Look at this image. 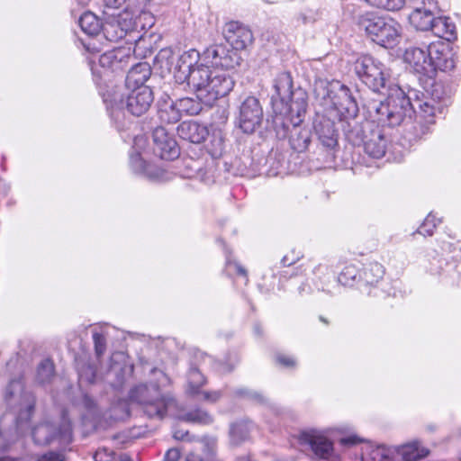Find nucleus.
Here are the masks:
<instances>
[{"label": "nucleus", "instance_id": "20e7f679", "mask_svg": "<svg viewBox=\"0 0 461 461\" xmlns=\"http://www.w3.org/2000/svg\"><path fill=\"white\" fill-rule=\"evenodd\" d=\"M357 24L360 30H364L380 46L393 48L399 42L401 26L393 19L365 14L359 16Z\"/></svg>", "mask_w": 461, "mask_h": 461}, {"label": "nucleus", "instance_id": "13d9d810", "mask_svg": "<svg viewBox=\"0 0 461 461\" xmlns=\"http://www.w3.org/2000/svg\"><path fill=\"white\" fill-rule=\"evenodd\" d=\"M339 442L342 446L349 447V446H354V445H357V444L362 442V439L360 438H358L357 436H348V437L340 438Z\"/></svg>", "mask_w": 461, "mask_h": 461}, {"label": "nucleus", "instance_id": "f3484780", "mask_svg": "<svg viewBox=\"0 0 461 461\" xmlns=\"http://www.w3.org/2000/svg\"><path fill=\"white\" fill-rule=\"evenodd\" d=\"M178 136L194 144L202 143L208 136V128L194 121H185L177 126Z\"/></svg>", "mask_w": 461, "mask_h": 461}, {"label": "nucleus", "instance_id": "c756f323", "mask_svg": "<svg viewBox=\"0 0 461 461\" xmlns=\"http://www.w3.org/2000/svg\"><path fill=\"white\" fill-rule=\"evenodd\" d=\"M203 456L189 455L187 461H208L214 457L217 450V438L214 437L204 436L201 438Z\"/></svg>", "mask_w": 461, "mask_h": 461}, {"label": "nucleus", "instance_id": "2f4dec72", "mask_svg": "<svg viewBox=\"0 0 461 461\" xmlns=\"http://www.w3.org/2000/svg\"><path fill=\"white\" fill-rule=\"evenodd\" d=\"M78 24L82 31L88 35H96L102 30V24L98 18L90 12H86L80 16Z\"/></svg>", "mask_w": 461, "mask_h": 461}, {"label": "nucleus", "instance_id": "c85d7f7f", "mask_svg": "<svg viewBox=\"0 0 461 461\" xmlns=\"http://www.w3.org/2000/svg\"><path fill=\"white\" fill-rule=\"evenodd\" d=\"M431 32L438 38L452 41L456 38V26L447 17H436Z\"/></svg>", "mask_w": 461, "mask_h": 461}, {"label": "nucleus", "instance_id": "ea45409f", "mask_svg": "<svg viewBox=\"0 0 461 461\" xmlns=\"http://www.w3.org/2000/svg\"><path fill=\"white\" fill-rule=\"evenodd\" d=\"M78 377L81 383L92 384L95 380L96 367L89 362H84L78 365Z\"/></svg>", "mask_w": 461, "mask_h": 461}, {"label": "nucleus", "instance_id": "f257e3e1", "mask_svg": "<svg viewBox=\"0 0 461 461\" xmlns=\"http://www.w3.org/2000/svg\"><path fill=\"white\" fill-rule=\"evenodd\" d=\"M354 71L357 77L373 92L380 93L387 89L384 100H369L365 107L369 116L382 125L398 126L411 122L412 115L418 113L420 121L413 125L414 138L420 139L429 131L434 118L442 114L449 104V98L441 84L426 79L429 88L425 89L422 97H417L414 103L398 86H389V69L371 56H361L354 63Z\"/></svg>", "mask_w": 461, "mask_h": 461}, {"label": "nucleus", "instance_id": "4468645a", "mask_svg": "<svg viewBox=\"0 0 461 461\" xmlns=\"http://www.w3.org/2000/svg\"><path fill=\"white\" fill-rule=\"evenodd\" d=\"M223 36L236 52L247 49L253 41L251 31L239 22L227 23L223 28Z\"/></svg>", "mask_w": 461, "mask_h": 461}, {"label": "nucleus", "instance_id": "7c9ffc66", "mask_svg": "<svg viewBox=\"0 0 461 461\" xmlns=\"http://www.w3.org/2000/svg\"><path fill=\"white\" fill-rule=\"evenodd\" d=\"M178 111L182 116H194L199 114L203 110V102L196 97H183L176 100Z\"/></svg>", "mask_w": 461, "mask_h": 461}, {"label": "nucleus", "instance_id": "4be33fe9", "mask_svg": "<svg viewBox=\"0 0 461 461\" xmlns=\"http://www.w3.org/2000/svg\"><path fill=\"white\" fill-rule=\"evenodd\" d=\"M395 451L402 461H418L429 454V450L423 447L419 440L398 446Z\"/></svg>", "mask_w": 461, "mask_h": 461}, {"label": "nucleus", "instance_id": "774afa93", "mask_svg": "<svg viewBox=\"0 0 461 461\" xmlns=\"http://www.w3.org/2000/svg\"><path fill=\"white\" fill-rule=\"evenodd\" d=\"M0 461H20V460L12 458L10 456H2V457H0Z\"/></svg>", "mask_w": 461, "mask_h": 461}, {"label": "nucleus", "instance_id": "39448f33", "mask_svg": "<svg viewBox=\"0 0 461 461\" xmlns=\"http://www.w3.org/2000/svg\"><path fill=\"white\" fill-rule=\"evenodd\" d=\"M307 93L301 87L294 89L286 97L284 105L277 106V115L274 120L276 134L279 138H285L289 131V126L285 122L283 114L287 117L292 125H300L307 109Z\"/></svg>", "mask_w": 461, "mask_h": 461}, {"label": "nucleus", "instance_id": "a19ab883", "mask_svg": "<svg viewBox=\"0 0 461 461\" xmlns=\"http://www.w3.org/2000/svg\"><path fill=\"white\" fill-rule=\"evenodd\" d=\"M136 32L146 31L150 29L155 23V17L147 11L140 12L138 15L133 16Z\"/></svg>", "mask_w": 461, "mask_h": 461}, {"label": "nucleus", "instance_id": "aec40b11", "mask_svg": "<svg viewBox=\"0 0 461 461\" xmlns=\"http://www.w3.org/2000/svg\"><path fill=\"white\" fill-rule=\"evenodd\" d=\"M363 146L365 152L372 158H380L385 154L386 140L377 126H374Z\"/></svg>", "mask_w": 461, "mask_h": 461}, {"label": "nucleus", "instance_id": "a878e982", "mask_svg": "<svg viewBox=\"0 0 461 461\" xmlns=\"http://www.w3.org/2000/svg\"><path fill=\"white\" fill-rule=\"evenodd\" d=\"M289 142L291 148L297 152L305 151L312 141V132L309 128H299V125H293L290 131Z\"/></svg>", "mask_w": 461, "mask_h": 461}, {"label": "nucleus", "instance_id": "9d476101", "mask_svg": "<svg viewBox=\"0 0 461 461\" xmlns=\"http://www.w3.org/2000/svg\"><path fill=\"white\" fill-rule=\"evenodd\" d=\"M202 59L213 68H221L226 71L238 66L240 57L233 49L229 50L224 45L214 44L203 50Z\"/></svg>", "mask_w": 461, "mask_h": 461}, {"label": "nucleus", "instance_id": "de8ad7c7", "mask_svg": "<svg viewBox=\"0 0 461 461\" xmlns=\"http://www.w3.org/2000/svg\"><path fill=\"white\" fill-rule=\"evenodd\" d=\"M439 219H436L435 215L429 213L423 223L420 225V227L418 230V232L420 234H422L424 236H431L433 234V230L436 228V226L440 223Z\"/></svg>", "mask_w": 461, "mask_h": 461}, {"label": "nucleus", "instance_id": "8fccbe9b", "mask_svg": "<svg viewBox=\"0 0 461 461\" xmlns=\"http://www.w3.org/2000/svg\"><path fill=\"white\" fill-rule=\"evenodd\" d=\"M130 164L135 173L141 174L147 170V164L138 152L130 155Z\"/></svg>", "mask_w": 461, "mask_h": 461}, {"label": "nucleus", "instance_id": "6e6552de", "mask_svg": "<svg viewBox=\"0 0 461 461\" xmlns=\"http://www.w3.org/2000/svg\"><path fill=\"white\" fill-rule=\"evenodd\" d=\"M32 438L38 445L58 442L60 446L68 445L73 439L72 426L66 411H62L59 424L44 421L32 429Z\"/></svg>", "mask_w": 461, "mask_h": 461}, {"label": "nucleus", "instance_id": "0e129e2a", "mask_svg": "<svg viewBox=\"0 0 461 461\" xmlns=\"http://www.w3.org/2000/svg\"><path fill=\"white\" fill-rule=\"evenodd\" d=\"M151 373H152V374H154V375H157V374H158V375H159V377H162V378H164V379H165V380H167V381L168 380V378H167V376L166 375V374H164L161 370H158V369H157V368H153V369L151 370Z\"/></svg>", "mask_w": 461, "mask_h": 461}, {"label": "nucleus", "instance_id": "680f3d73", "mask_svg": "<svg viewBox=\"0 0 461 461\" xmlns=\"http://www.w3.org/2000/svg\"><path fill=\"white\" fill-rule=\"evenodd\" d=\"M228 266H229V267H234V269H235V271H236V273H237L238 275H240V276H246V275H247V271H246V269H245L243 267H241L240 264H238V263H236V262H234V263L228 262Z\"/></svg>", "mask_w": 461, "mask_h": 461}, {"label": "nucleus", "instance_id": "473e14b6", "mask_svg": "<svg viewBox=\"0 0 461 461\" xmlns=\"http://www.w3.org/2000/svg\"><path fill=\"white\" fill-rule=\"evenodd\" d=\"M206 380L203 374L198 368L192 366L190 367L187 374V393L190 395H195L200 393L199 389L203 386Z\"/></svg>", "mask_w": 461, "mask_h": 461}, {"label": "nucleus", "instance_id": "1a4fd4ad", "mask_svg": "<svg viewBox=\"0 0 461 461\" xmlns=\"http://www.w3.org/2000/svg\"><path fill=\"white\" fill-rule=\"evenodd\" d=\"M202 58V55H201ZM200 59V53L196 50H189L181 54L174 68V78L176 83H186L189 87L192 86L193 76L196 72H202L207 65H197Z\"/></svg>", "mask_w": 461, "mask_h": 461}, {"label": "nucleus", "instance_id": "a211bd4d", "mask_svg": "<svg viewBox=\"0 0 461 461\" xmlns=\"http://www.w3.org/2000/svg\"><path fill=\"white\" fill-rule=\"evenodd\" d=\"M276 94L272 95L271 101L275 112H277V106L284 105L286 97L290 95L293 89V79L289 72L279 73L274 81Z\"/></svg>", "mask_w": 461, "mask_h": 461}, {"label": "nucleus", "instance_id": "5701e85b", "mask_svg": "<svg viewBox=\"0 0 461 461\" xmlns=\"http://www.w3.org/2000/svg\"><path fill=\"white\" fill-rule=\"evenodd\" d=\"M151 75V68L147 62H141L133 66L127 73L125 84L131 89H134L140 86L149 78Z\"/></svg>", "mask_w": 461, "mask_h": 461}, {"label": "nucleus", "instance_id": "7ed1b4c3", "mask_svg": "<svg viewBox=\"0 0 461 461\" xmlns=\"http://www.w3.org/2000/svg\"><path fill=\"white\" fill-rule=\"evenodd\" d=\"M130 399L141 405L149 418L162 419L169 410L176 408L174 396L170 393L161 394L157 384L135 386L130 392Z\"/></svg>", "mask_w": 461, "mask_h": 461}, {"label": "nucleus", "instance_id": "603ef678", "mask_svg": "<svg viewBox=\"0 0 461 461\" xmlns=\"http://www.w3.org/2000/svg\"><path fill=\"white\" fill-rule=\"evenodd\" d=\"M199 393L203 394L204 401H206L208 402H212V403L216 402L221 397V391H210V392L203 391V392H200Z\"/></svg>", "mask_w": 461, "mask_h": 461}, {"label": "nucleus", "instance_id": "412c9836", "mask_svg": "<svg viewBox=\"0 0 461 461\" xmlns=\"http://www.w3.org/2000/svg\"><path fill=\"white\" fill-rule=\"evenodd\" d=\"M375 124L372 122H363L361 123L354 122H348V128L344 129L347 140L354 146H361L368 138L370 131Z\"/></svg>", "mask_w": 461, "mask_h": 461}, {"label": "nucleus", "instance_id": "6e6d98bb", "mask_svg": "<svg viewBox=\"0 0 461 461\" xmlns=\"http://www.w3.org/2000/svg\"><path fill=\"white\" fill-rule=\"evenodd\" d=\"M276 359L278 364L285 367H293L295 366V360L289 356L277 355Z\"/></svg>", "mask_w": 461, "mask_h": 461}, {"label": "nucleus", "instance_id": "f03ea898", "mask_svg": "<svg viewBox=\"0 0 461 461\" xmlns=\"http://www.w3.org/2000/svg\"><path fill=\"white\" fill-rule=\"evenodd\" d=\"M233 86L234 80L227 71L211 68L207 65L202 72L193 76L190 89L203 104L212 106L216 100L229 95Z\"/></svg>", "mask_w": 461, "mask_h": 461}, {"label": "nucleus", "instance_id": "393cba45", "mask_svg": "<svg viewBox=\"0 0 461 461\" xmlns=\"http://www.w3.org/2000/svg\"><path fill=\"white\" fill-rule=\"evenodd\" d=\"M435 19L434 14L425 7H416L409 15L411 24L420 31H431Z\"/></svg>", "mask_w": 461, "mask_h": 461}, {"label": "nucleus", "instance_id": "69168bd1", "mask_svg": "<svg viewBox=\"0 0 461 461\" xmlns=\"http://www.w3.org/2000/svg\"><path fill=\"white\" fill-rule=\"evenodd\" d=\"M254 332L257 336H260L262 334L261 327L259 324L254 325Z\"/></svg>", "mask_w": 461, "mask_h": 461}, {"label": "nucleus", "instance_id": "c9c22d12", "mask_svg": "<svg viewBox=\"0 0 461 461\" xmlns=\"http://www.w3.org/2000/svg\"><path fill=\"white\" fill-rule=\"evenodd\" d=\"M249 424L240 422L235 423L230 427V440L233 446H238L249 438Z\"/></svg>", "mask_w": 461, "mask_h": 461}, {"label": "nucleus", "instance_id": "bb28decb", "mask_svg": "<svg viewBox=\"0 0 461 461\" xmlns=\"http://www.w3.org/2000/svg\"><path fill=\"white\" fill-rule=\"evenodd\" d=\"M115 11L113 10L111 14L104 12L105 19L104 23H102L103 33L110 41H118L126 36L123 29L116 23Z\"/></svg>", "mask_w": 461, "mask_h": 461}, {"label": "nucleus", "instance_id": "052dcab7", "mask_svg": "<svg viewBox=\"0 0 461 461\" xmlns=\"http://www.w3.org/2000/svg\"><path fill=\"white\" fill-rule=\"evenodd\" d=\"M299 259V254L293 255L290 257L289 255H285L283 257L281 263L284 267L291 266L294 264Z\"/></svg>", "mask_w": 461, "mask_h": 461}, {"label": "nucleus", "instance_id": "cd10ccee", "mask_svg": "<svg viewBox=\"0 0 461 461\" xmlns=\"http://www.w3.org/2000/svg\"><path fill=\"white\" fill-rule=\"evenodd\" d=\"M158 114L160 121L167 123H176L182 118L176 100L173 101L169 97L159 101Z\"/></svg>", "mask_w": 461, "mask_h": 461}, {"label": "nucleus", "instance_id": "e433bc0d", "mask_svg": "<svg viewBox=\"0 0 461 461\" xmlns=\"http://www.w3.org/2000/svg\"><path fill=\"white\" fill-rule=\"evenodd\" d=\"M206 149L212 158L221 156L224 150V138L221 131H216L212 133Z\"/></svg>", "mask_w": 461, "mask_h": 461}, {"label": "nucleus", "instance_id": "5fc2aeb1", "mask_svg": "<svg viewBox=\"0 0 461 461\" xmlns=\"http://www.w3.org/2000/svg\"><path fill=\"white\" fill-rule=\"evenodd\" d=\"M95 461H113V456L112 452H107L106 449L97 450L94 456Z\"/></svg>", "mask_w": 461, "mask_h": 461}, {"label": "nucleus", "instance_id": "f704fd0d", "mask_svg": "<svg viewBox=\"0 0 461 461\" xmlns=\"http://www.w3.org/2000/svg\"><path fill=\"white\" fill-rule=\"evenodd\" d=\"M341 101L339 102V109L346 113L348 117H355L358 113V107L356 100L352 97L349 93V89L342 86H341Z\"/></svg>", "mask_w": 461, "mask_h": 461}, {"label": "nucleus", "instance_id": "72a5a7b5", "mask_svg": "<svg viewBox=\"0 0 461 461\" xmlns=\"http://www.w3.org/2000/svg\"><path fill=\"white\" fill-rule=\"evenodd\" d=\"M180 419L186 422L209 425L213 421L212 416L203 409H195L184 413Z\"/></svg>", "mask_w": 461, "mask_h": 461}, {"label": "nucleus", "instance_id": "a18cd8bd", "mask_svg": "<svg viewBox=\"0 0 461 461\" xmlns=\"http://www.w3.org/2000/svg\"><path fill=\"white\" fill-rule=\"evenodd\" d=\"M115 19L118 25L123 29L125 34L135 32V23L133 21V15L129 12L115 13Z\"/></svg>", "mask_w": 461, "mask_h": 461}, {"label": "nucleus", "instance_id": "3c124183", "mask_svg": "<svg viewBox=\"0 0 461 461\" xmlns=\"http://www.w3.org/2000/svg\"><path fill=\"white\" fill-rule=\"evenodd\" d=\"M38 461H66L62 453L50 451L38 457Z\"/></svg>", "mask_w": 461, "mask_h": 461}, {"label": "nucleus", "instance_id": "bf43d9fd", "mask_svg": "<svg viewBox=\"0 0 461 461\" xmlns=\"http://www.w3.org/2000/svg\"><path fill=\"white\" fill-rule=\"evenodd\" d=\"M173 437H174V438H176L177 440H187V441L193 440V438L190 437L189 432L187 430L184 431L182 429H176L174 432Z\"/></svg>", "mask_w": 461, "mask_h": 461}, {"label": "nucleus", "instance_id": "338daca9", "mask_svg": "<svg viewBox=\"0 0 461 461\" xmlns=\"http://www.w3.org/2000/svg\"><path fill=\"white\" fill-rule=\"evenodd\" d=\"M235 461H252L250 459L249 456H239L235 459Z\"/></svg>", "mask_w": 461, "mask_h": 461}, {"label": "nucleus", "instance_id": "4c0bfd02", "mask_svg": "<svg viewBox=\"0 0 461 461\" xmlns=\"http://www.w3.org/2000/svg\"><path fill=\"white\" fill-rule=\"evenodd\" d=\"M54 376V365L50 359L42 360L38 368L36 379L40 384H46L50 382Z\"/></svg>", "mask_w": 461, "mask_h": 461}, {"label": "nucleus", "instance_id": "e2e57ef3", "mask_svg": "<svg viewBox=\"0 0 461 461\" xmlns=\"http://www.w3.org/2000/svg\"><path fill=\"white\" fill-rule=\"evenodd\" d=\"M233 369V366L229 364H221L219 367V371L222 374L230 373Z\"/></svg>", "mask_w": 461, "mask_h": 461}, {"label": "nucleus", "instance_id": "79ce46f5", "mask_svg": "<svg viewBox=\"0 0 461 461\" xmlns=\"http://www.w3.org/2000/svg\"><path fill=\"white\" fill-rule=\"evenodd\" d=\"M362 461H390L388 451L384 447L368 449L362 455Z\"/></svg>", "mask_w": 461, "mask_h": 461}, {"label": "nucleus", "instance_id": "c03bdc74", "mask_svg": "<svg viewBox=\"0 0 461 461\" xmlns=\"http://www.w3.org/2000/svg\"><path fill=\"white\" fill-rule=\"evenodd\" d=\"M357 268L353 266H347L344 269L339 273L338 276V282L342 285H353L356 278L359 276Z\"/></svg>", "mask_w": 461, "mask_h": 461}, {"label": "nucleus", "instance_id": "37998d69", "mask_svg": "<svg viewBox=\"0 0 461 461\" xmlns=\"http://www.w3.org/2000/svg\"><path fill=\"white\" fill-rule=\"evenodd\" d=\"M366 2L377 8H383L388 11H397L406 5L407 0H366Z\"/></svg>", "mask_w": 461, "mask_h": 461}, {"label": "nucleus", "instance_id": "b1692460", "mask_svg": "<svg viewBox=\"0 0 461 461\" xmlns=\"http://www.w3.org/2000/svg\"><path fill=\"white\" fill-rule=\"evenodd\" d=\"M384 272L385 269L382 264L376 261L369 262L362 268L359 281L366 286H375L383 279Z\"/></svg>", "mask_w": 461, "mask_h": 461}, {"label": "nucleus", "instance_id": "0eeeda50", "mask_svg": "<svg viewBox=\"0 0 461 461\" xmlns=\"http://www.w3.org/2000/svg\"><path fill=\"white\" fill-rule=\"evenodd\" d=\"M296 441L300 451L312 458L327 461H336L338 458L332 441L317 429L302 430L296 436Z\"/></svg>", "mask_w": 461, "mask_h": 461}, {"label": "nucleus", "instance_id": "ddd939ff", "mask_svg": "<svg viewBox=\"0 0 461 461\" xmlns=\"http://www.w3.org/2000/svg\"><path fill=\"white\" fill-rule=\"evenodd\" d=\"M404 60L416 73L426 77L428 79L434 77V67L431 65L429 45L425 48H408L404 53Z\"/></svg>", "mask_w": 461, "mask_h": 461}, {"label": "nucleus", "instance_id": "9b49d317", "mask_svg": "<svg viewBox=\"0 0 461 461\" xmlns=\"http://www.w3.org/2000/svg\"><path fill=\"white\" fill-rule=\"evenodd\" d=\"M263 109L254 96L247 97L240 107L239 126L244 133H253L261 125Z\"/></svg>", "mask_w": 461, "mask_h": 461}, {"label": "nucleus", "instance_id": "09e8293b", "mask_svg": "<svg viewBox=\"0 0 461 461\" xmlns=\"http://www.w3.org/2000/svg\"><path fill=\"white\" fill-rule=\"evenodd\" d=\"M101 67L113 69L120 63L115 50L107 51L100 56Z\"/></svg>", "mask_w": 461, "mask_h": 461}, {"label": "nucleus", "instance_id": "864d4df0", "mask_svg": "<svg viewBox=\"0 0 461 461\" xmlns=\"http://www.w3.org/2000/svg\"><path fill=\"white\" fill-rule=\"evenodd\" d=\"M173 51L171 49H163L157 55V59L159 61L165 60L167 65L172 63L171 59H173Z\"/></svg>", "mask_w": 461, "mask_h": 461}, {"label": "nucleus", "instance_id": "f8f14e48", "mask_svg": "<svg viewBox=\"0 0 461 461\" xmlns=\"http://www.w3.org/2000/svg\"><path fill=\"white\" fill-rule=\"evenodd\" d=\"M154 95L149 86H140L131 90L126 99L121 100L120 108H126L134 116L144 114L150 107Z\"/></svg>", "mask_w": 461, "mask_h": 461}, {"label": "nucleus", "instance_id": "49530a36", "mask_svg": "<svg viewBox=\"0 0 461 461\" xmlns=\"http://www.w3.org/2000/svg\"><path fill=\"white\" fill-rule=\"evenodd\" d=\"M93 341L95 353L98 359H100L106 351L107 342L106 336L104 332L94 330L93 331Z\"/></svg>", "mask_w": 461, "mask_h": 461}, {"label": "nucleus", "instance_id": "dca6fc26", "mask_svg": "<svg viewBox=\"0 0 461 461\" xmlns=\"http://www.w3.org/2000/svg\"><path fill=\"white\" fill-rule=\"evenodd\" d=\"M431 65L434 67V77L437 70L449 71L456 66L451 50L444 44H429Z\"/></svg>", "mask_w": 461, "mask_h": 461}, {"label": "nucleus", "instance_id": "2eb2a0df", "mask_svg": "<svg viewBox=\"0 0 461 461\" xmlns=\"http://www.w3.org/2000/svg\"><path fill=\"white\" fill-rule=\"evenodd\" d=\"M155 152L162 159L171 160L178 157L179 149L176 140L164 127H157L152 133Z\"/></svg>", "mask_w": 461, "mask_h": 461}, {"label": "nucleus", "instance_id": "58836bf2", "mask_svg": "<svg viewBox=\"0 0 461 461\" xmlns=\"http://www.w3.org/2000/svg\"><path fill=\"white\" fill-rule=\"evenodd\" d=\"M233 393L236 397L249 400L254 403L266 404L267 402V399L261 393L249 388H238Z\"/></svg>", "mask_w": 461, "mask_h": 461}, {"label": "nucleus", "instance_id": "6ab92c4d", "mask_svg": "<svg viewBox=\"0 0 461 461\" xmlns=\"http://www.w3.org/2000/svg\"><path fill=\"white\" fill-rule=\"evenodd\" d=\"M315 132L323 147L333 149L338 145V131L335 123L327 118H321L314 125Z\"/></svg>", "mask_w": 461, "mask_h": 461}, {"label": "nucleus", "instance_id": "423d86ee", "mask_svg": "<svg viewBox=\"0 0 461 461\" xmlns=\"http://www.w3.org/2000/svg\"><path fill=\"white\" fill-rule=\"evenodd\" d=\"M4 399L10 409L17 410L18 426L31 419L34 411L35 398L30 392L24 390L22 377L10 381L5 388Z\"/></svg>", "mask_w": 461, "mask_h": 461}, {"label": "nucleus", "instance_id": "4d7b16f0", "mask_svg": "<svg viewBox=\"0 0 461 461\" xmlns=\"http://www.w3.org/2000/svg\"><path fill=\"white\" fill-rule=\"evenodd\" d=\"M180 458V451L178 448L168 449L164 457V461H178Z\"/></svg>", "mask_w": 461, "mask_h": 461}]
</instances>
